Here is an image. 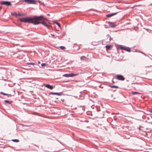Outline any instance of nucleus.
I'll return each instance as SVG.
<instances>
[{"label": "nucleus", "mask_w": 152, "mask_h": 152, "mask_svg": "<svg viewBox=\"0 0 152 152\" xmlns=\"http://www.w3.org/2000/svg\"><path fill=\"white\" fill-rule=\"evenodd\" d=\"M111 97H113V94H111Z\"/></svg>", "instance_id": "obj_34"}, {"label": "nucleus", "mask_w": 152, "mask_h": 152, "mask_svg": "<svg viewBox=\"0 0 152 152\" xmlns=\"http://www.w3.org/2000/svg\"><path fill=\"white\" fill-rule=\"evenodd\" d=\"M28 65H36V64L35 63H32V62H28L26 63Z\"/></svg>", "instance_id": "obj_17"}, {"label": "nucleus", "mask_w": 152, "mask_h": 152, "mask_svg": "<svg viewBox=\"0 0 152 152\" xmlns=\"http://www.w3.org/2000/svg\"><path fill=\"white\" fill-rule=\"evenodd\" d=\"M51 35L53 37H54L55 36V35L53 34H51Z\"/></svg>", "instance_id": "obj_30"}, {"label": "nucleus", "mask_w": 152, "mask_h": 152, "mask_svg": "<svg viewBox=\"0 0 152 152\" xmlns=\"http://www.w3.org/2000/svg\"><path fill=\"white\" fill-rule=\"evenodd\" d=\"M79 74V73H71L63 75V76L66 77H72L77 76Z\"/></svg>", "instance_id": "obj_2"}, {"label": "nucleus", "mask_w": 152, "mask_h": 152, "mask_svg": "<svg viewBox=\"0 0 152 152\" xmlns=\"http://www.w3.org/2000/svg\"><path fill=\"white\" fill-rule=\"evenodd\" d=\"M124 50L128 52H130L131 51V48L127 47H125Z\"/></svg>", "instance_id": "obj_12"}, {"label": "nucleus", "mask_w": 152, "mask_h": 152, "mask_svg": "<svg viewBox=\"0 0 152 152\" xmlns=\"http://www.w3.org/2000/svg\"><path fill=\"white\" fill-rule=\"evenodd\" d=\"M40 62L39 61L38 62V64H40Z\"/></svg>", "instance_id": "obj_35"}, {"label": "nucleus", "mask_w": 152, "mask_h": 152, "mask_svg": "<svg viewBox=\"0 0 152 152\" xmlns=\"http://www.w3.org/2000/svg\"><path fill=\"white\" fill-rule=\"evenodd\" d=\"M108 25L109 27L111 28H114L117 25L116 24V23H113L110 22H108Z\"/></svg>", "instance_id": "obj_6"}, {"label": "nucleus", "mask_w": 152, "mask_h": 152, "mask_svg": "<svg viewBox=\"0 0 152 152\" xmlns=\"http://www.w3.org/2000/svg\"><path fill=\"white\" fill-rule=\"evenodd\" d=\"M108 86L112 88H119V87L117 86L109 85Z\"/></svg>", "instance_id": "obj_14"}, {"label": "nucleus", "mask_w": 152, "mask_h": 152, "mask_svg": "<svg viewBox=\"0 0 152 152\" xmlns=\"http://www.w3.org/2000/svg\"><path fill=\"white\" fill-rule=\"evenodd\" d=\"M8 94H6V93L5 96H8Z\"/></svg>", "instance_id": "obj_33"}, {"label": "nucleus", "mask_w": 152, "mask_h": 152, "mask_svg": "<svg viewBox=\"0 0 152 152\" xmlns=\"http://www.w3.org/2000/svg\"><path fill=\"white\" fill-rule=\"evenodd\" d=\"M65 34V33H63L62 34V36H64Z\"/></svg>", "instance_id": "obj_28"}, {"label": "nucleus", "mask_w": 152, "mask_h": 152, "mask_svg": "<svg viewBox=\"0 0 152 152\" xmlns=\"http://www.w3.org/2000/svg\"><path fill=\"white\" fill-rule=\"evenodd\" d=\"M49 94L56 95L58 96H61L63 94L62 92L60 93L51 92L49 93Z\"/></svg>", "instance_id": "obj_10"}, {"label": "nucleus", "mask_w": 152, "mask_h": 152, "mask_svg": "<svg viewBox=\"0 0 152 152\" xmlns=\"http://www.w3.org/2000/svg\"><path fill=\"white\" fill-rule=\"evenodd\" d=\"M115 90L114 91H113V90L111 89H108V91L110 92V91H112V92H114L115 91Z\"/></svg>", "instance_id": "obj_24"}, {"label": "nucleus", "mask_w": 152, "mask_h": 152, "mask_svg": "<svg viewBox=\"0 0 152 152\" xmlns=\"http://www.w3.org/2000/svg\"><path fill=\"white\" fill-rule=\"evenodd\" d=\"M45 87H46L47 88L49 89L50 90L53 89L55 87V86L53 87V86L49 84H47L45 85Z\"/></svg>", "instance_id": "obj_9"}, {"label": "nucleus", "mask_w": 152, "mask_h": 152, "mask_svg": "<svg viewBox=\"0 0 152 152\" xmlns=\"http://www.w3.org/2000/svg\"><path fill=\"white\" fill-rule=\"evenodd\" d=\"M112 82L114 83H115L114 82V81H113V80H112Z\"/></svg>", "instance_id": "obj_36"}, {"label": "nucleus", "mask_w": 152, "mask_h": 152, "mask_svg": "<svg viewBox=\"0 0 152 152\" xmlns=\"http://www.w3.org/2000/svg\"><path fill=\"white\" fill-rule=\"evenodd\" d=\"M149 111L151 113H152V108L149 110Z\"/></svg>", "instance_id": "obj_27"}, {"label": "nucleus", "mask_w": 152, "mask_h": 152, "mask_svg": "<svg viewBox=\"0 0 152 152\" xmlns=\"http://www.w3.org/2000/svg\"><path fill=\"white\" fill-rule=\"evenodd\" d=\"M112 47V46L110 45H107L105 46V48L107 50H110Z\"/></svg>", "instance_id": "obj_15"}, {"label": "nucleus", "mask_w": 152, "mask_h": 152, "mask_svg": "<svg viewBox=\"0 0 152 152\" xmlns=\"http://www.w3.org/2000/svg\"><path fill=\"white\" fill-rule=\"evenodd\" d=\"M37 1L38 2L39 4H40L41 3V1H37Z\"/></svg>", "instance_id": "obj_31"}, {"label": "nucleus", "mask_w": 152, "mask_h": 152, "mask_svg": "<svg viewBox=\"0 0 152 152\" xmlns=\"http://www.w3.org/2000/svg\"><path fill=\"white\" fill-rule=\"evenodd\" d=\"M55 23L60 28H61V25L59 23L55 22Z\"/></svg>", "instance_id": "obj_20"}, {"label": "nucleus", "mask_w": 152, "mask_h": 152, "mask_svg": "<svg viewBox=\"0 0 152 152\" xmlns=\"http://www.w3.org/2000/svg\"><path fill=\"white\" fill-rule=\"evenodd\" d=\"M11 15L13 16H24V15L23 14H20L19 13H17L16 12H13L11 13Z\"/></svg>", "instance_id": "obj_8"}, {"label": "nucleus", "mask_w": 152, "mask_h": 152, "mask_svg": "<svg viewBox=\"0 0 152 152\" xmlns=\"http://www.w3.org/2000/svg\"><path fill=\"white\" fill-rule=\"evenodd\" d=\"M107 38H108L109 37H110L109 40H110V41L112 39L109 36V34L107 35Z\"/></svg>", "instance_id": "obj_26"}, {"label": "nucleus", "mask_w": 152, "mask_h": 152, "mask_svg": "<svg viewBox=\"0 0 152 152\" xmlns=\"http://www.w3.org/2000/svg\"><path fill=\"white\" fill-rule=\"evenodd\" d=\"M14 91V94H8V97H9V96H14V95H15V91Z\"/></svg>", "instance_id": "obj_23"}, {"label": "nucleus", "mask_w": 152, "mask_h": 152, "mask_svg": "<svg viewBox=\"0 0 152 152\" xmlns=\"http://www.w3.org/2000/svg\"><path fill=\"white\" fill-rule=\"evenodd\" d=\"M46 65H47V64L46 63H43L41 64V66L43 67H45V66Z\"/></svg>", "instance_id": "obj_21"}, {"label": "nucleus", "mask_w": 152, "mask_h": 152, "mask_svg": "<svg viewBox=\"0 0 152 152\" xmlns=\"http://www.w3.org/2000/svg\"><path fill=\"white\" fill-rule=\"evenodd\" d=\"M115 78L116 79L121 81H124L125 80L124 77L122 75H116Z\"/></svg>", "instance_id": "obj_5"}, {"label": "nucleus", "mask_w": 152, "mask_h": 152, "mask_svg": "<svg viewBox=\"0 0 152 152\" xmlns=\"http://www.w3.org/2000/svg\"><path fill=\"white\" fill-rule=\"evenodd\" d=\"M149 6H152V3H151V4H150L149 5Z\"/></svg>", "instance_id": "obj_32"}, {"label": "nucleus", "mask_w": 152, "mask_h": 152, "mask_svg": "<svg viewBox=\"0 0 152 152\" xmlns=\"http://www.w3.org/2000/svg\"><path fill=\"white\" fill-rule=\"evenodd\" d=\"M60 48L62 50H64L66 49V48L64 46H61L60 47Z\"/></svg>", "instance_id": "obj_22"}, {"label": "nucleus", "mask_w": 152, "mask_h": 152, "mask_svg": "<svg viewBox=\"0 0 152 152\" xmlns=\"http://www.w3.org/2000/svg\"><path fill=\"white\" fill-rule=\"evenodd\" d=\"M0 4L4 5L7 6H11L12 5L10 2L8 1H0Z\"/></svg>", "instance_id": "obj_3"}, {"label": "nucleus", "mask_w": 152, "mask_h": 152, "mask_svg": "<svg viewBox=\"0 0 152 152\" xmlns=\"http://www.w3.org/2000/svg\"><path fill=\"white\" fill-rule=\"evenodd\" d=\"M80 59L81 61H84L86 62L89 61L90 60V59L84 56H81L80 58Z\"/></svg>", "instance_id": "obj_7"}, {"label": "nucleus", "mask_w": 152, "mask_h": 152, "mask_svg": "<svg viewBox=\"0 0 152 152\" xmlns=\"http://www.w3.org/2000/svg\"><path fill=\"white\" fill-rule=\"evenodd\" d=\"M44 18V16L42 15L39 16L36 15L32 17H23L19 18V19L21 22L32 23L34 25L42 24L48 29H50L52 28L51 26L48 25L47 23L43 20Z\"/></svg>", "instance_id": "obj_1"}, {"label": "nucleus", "mask_w": 152, "mask_h": 152, "mask_svg": "<svg viewBox=\"0 0 152 152\" xmlns=\"http://www.w3.org/2000/svg\"><path fill=\"white\" fill-rule=\"evenodd\" d=\"M150 123L151 124H152V122H151V123Z\"/></svg>", "instance_id": "obj_38"}, {"label": "nucleus", "mask_w": 152, "mask_h": 152, "mask_svg": "<svg viewBox=\"0 0 152 152\" xmlns=\"http://www.w3.org/2000/svg\"><path fill=\"white\" fill-rule=\"evenodd\" d=\"M12 102V101H9L8 100H5L4 101V104L6 105V103H8V104H11Z\"/></svg>", "instance_id": "obj_13"}, {"label": "nucleus", "mask_w": 152, "mask_h": 152, "mask_svg": "<svg viewBox=\"0 0 152 152\" xmlns=\"http://www.w3.org/2000/svg\"><path fill=\"white\" fill-rule=\"evenodd\" d=\"M1 7H0V10H1Z\"/></svg>", "instance_id": "obj_37"}, {"label": "nucleus", "mask_w": 152, "mask_h": 152, "mask_svg": "<svg viewBox=\"0 0 152 152\" xmlns=\"http://www.w3.org/2000/svg\"><path fill=\"white\" fill-rule=\"evenodd\" d=\"M61 100L62 101V102H64V99H61Z\"/></svg>", "instance_id": "obj_29"}, {"label": "nucleus", "mask_w": 152, "mask_h": 152, "mask_svg": "<svg viewBox=\"0 0 152 152\" xmlns=\"http://www.w3.org/2000/svg\"><path fill=\"white\" fill-rule=\"evenodd\" d=\"M12 141L14 142H18L19 141V140L18 139H12Z\"/></svg>", "instance_id": "obj_18"}, {"label": "nucleus", "mask_w": 152, "mask_h": 152, "mask_svg": "<svg viewBox=\"0 0 152 152\" xmlns=\"http://www.w3.org/2000/svg\"><path fill=\"white\" fill-rule=\"evenodd\" d=\"M119 12H116L115 13H113L111 14H108L106 15V17H110L113 16L115 15H116Z\"/></svg>", "instance_id": "obj_11"}, {"label": "nucleus", "mask_w": 152, "mask_h": 152, "mask_svg": "<svg viewBox=\"0 0 152 152\" xmlns=\"http://www.w3.org/2000/svg\"><path fill=\"white\" fill-rule=\"evenodd\" d=\"M0 94H1L3 95H4V96H5V95H6V93H4V92H3L2 91H1L0 92Z\"/></svg>", "instance_id": "obj_25"}, {"label": "nucleus", "mask_w": 152, "mask_h": 152, "mask_svg": "<svg viewBox=\"0 0 152 152\" xmlns=\"http://www.w3.org/2000/svg\"><path fill=\"white\" fill-rule=\"evenodd\" d=\"M24 1L29 4H37V1L36 0H23Z\"/></svg>", "instance_id": "obj_4"}, {"label": "nucleus", "mask_w": 152, "mask_h": 152, "mask_svg": "<svg viewBox=\"0 0 152 152\" xmlns=\"http://www.w3.org/2000/svg\"><path fill=\"white\" fill-rule=\"evenodd\" d=\"M125 47V46H124L123 45H120L119 48L121 50H124Z\"/></svg>", "instance_id": "obj_19"}, {"label": "nucleus", "mask_w": 152, "mask_h": 152, "mask_svg": "<svg viewBox=\"0 0 152 152\" xmlns=\"http://www.w3.org/2000/svg\"><path fill=\"white\" fill-rule=\"evenodd\" d=\"M131 93L133 95H136L137 94H142L136 91H132Z\"/></svg>", "instance_id": "obj_16"}]
</instances>
